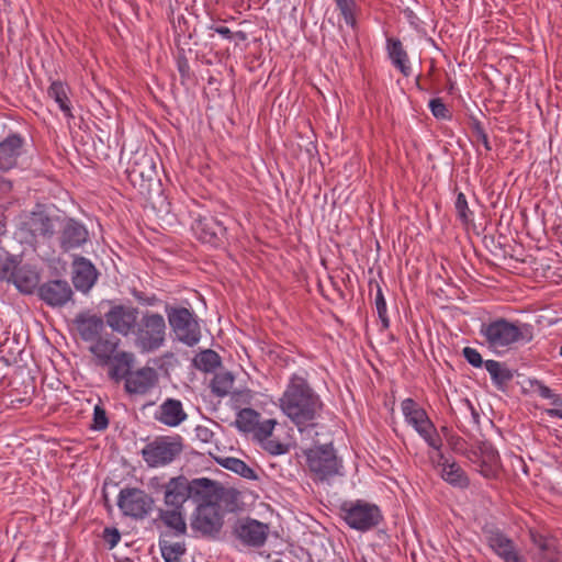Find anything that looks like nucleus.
Instances as JSON below:
<instances>
[{
  "label": "nucleus",
  "instance_id": "obj_7",
  "mask_svg": "<svg viewBox=\"0 0 562 562\" xmlns=\"http://www.w3.org/2000/svg\"><path fill=\"white\" fill-rule=\"evenodd\" d=\"M184 448L180 435L160 436L142 449V457L149 468L165 467L180 457Z\"/></svg>",
  "mask_w": 562,
  "mask_h": 562
},
{
  "label": "nucleus",
  "instance_id": "obj_1",
  "mask_svg": "<svg viewBox=\"0 0 562 562\" xmlns=\"http://www.w3.org/2000/svg\"><path fill=\"white\" fill-rule=\"evenodd\" d=\"M207 487L205 477L189 480L186 475L170 477L168 482L160 485L164 492V503L166 509L160 508L158 518L166 527L172 529L176 535L181 536L187 532L183 505L191 499L196 503L203 497V492Z\"/></svg>",
  "mask_w": 562,
  "mask_h": 562
},
{
  "label": "nucleus",
  "instance_id": "obj_41",
  "mask_svg": "<svg viewBox=\"0 0 562 562\" xmlns=\"http://www.w3.org/2000/svg\"><path fill=\"white\" fill-rule=\"evenodd\" d=\"M18 263L10 256L0 257V280L11 281L14 277Z\"/></svg>",
  "mask_w": 562,
  "mask_h": 562
},
{
  "label": "nucleus",
  "instance_id": "obj_5",
  "mask_svg": "<svg viewBox=\"0 0 562 562\" xmlns=\"http://www.w3.org/2000/svg\"><path fill=\"white\" fill-rule=\"evenodd\" d=\"M167 326L161 314L145 312L133 333L136 348L144 353L158 350L166 341Z\"/></svg>",
  "mask_w": 562,
  "mask_h": 562
},
{
  "label": "nucleus",
  "instance_id": "obj_23",
  "mask_svg": "<svg viewBox=\"0 0 562 562\" xmlns=\"http://www.w3.org/2000/svg\"><path fill=\"white\" fill-rule=\"evenodd\" d=\"M99 272L94 265L82 256H76L72 260V284L76 290L88 293L95 284Z\"/></svg>",
  "mask_w": 562,
  "mask_h": 562
},
{
  "label": "nucleus",
  "instance_id": "obj_14",
  "mask_svg": "<svg viewBox=\"0 0 562 562\" xmlns=\"http://www.w3.org/2000/svg\"><path fill=\"white\" fill-rule=\"evenodd\" d=\"M195 504L196 508L191 522L192 529L203 536L216 538L224 525L223 516L213 504L204 498H199Z\"/></svg>",
  "mask_w": 562,
  "mask_h": 562
},
{
  "label": "nucleus",
  "instance_id": "obj_26",
  "mask_svg": "<svg viewBox=\"0 0 562 562\" xmlns=\"http://www.w3.org/2000/svg\"><path fill=\"white\" fill-rule=\"evenodd\" d=\"M437 467L440 468L441 477L450 485L467 488L470 480L463 469L454 461L446 458L442 452L437 453Z\"/></svg>",
  "mask_w": 562,
  "mask_h": 562
},
{
  "label": "nucleus",
  "instance_id": "obj_29",
  "mask_svg": "<svg viewBox=\"0 0 562 562\" xmlns=\"http://www.w3.org/2000/svg\"><path fill=\"white\" fill-rule=\"evenodd\" d=\"M15 286L25 294H32L40 286V276L30 266L18 267L12 279Z\"/></svg>",
  "mask_w": 562,
  "mask_h": 562
},
{
  "label": "nucleus",
  "instance_id": "obj_62",
  "mask_svg": "<svg viewBox=\"0 0 562 562\" xmlns=\"http://www.w3.org/2000/svg\"><path fill=\"white\" fill-rule=\"evenodd\" d=\"M155 480H156V479H153V480H151V483H150V486H153V487H155V485H154V481H155Z\"/></svg>",
  "mask_w": 562,
  "mask_h": 562
},
{
  "label": "nucleus",
  "instance_id": "obj_15",
  "mask_svg": "<svg viewBox=\"0 0 562 562\" xmlns=\"http://www.w3.org/2000/svg\"><path fill=\"white\" fill-rule=\"evenodd\" d=\"M105 324L123 337L132 335L138 322V308L125 304H112L104 314Z\"/></svg>",
  "mask_w": 562,
  "mask_h": 562
},
{
  "label": "nucleus",
  "instance_id": "obj_46",
  "mask_svg": "<svg viewBox=\"0 0 562 562\" xmlns=\"http://www.w3.org/2000/svg\"><path fill=\"white\" fill-rule=\"evenodd\" d=\"M109 426V419L106 416V412L101 406L97 405L93 411V424L92 428L94 430H104Z\"/></svg>",
  "mask_w": 562,
  "mask_h": 562
},
{
  "label": "nucleus",
  "instance_id": "obj_60",
  "mask_svg": "<svg viewBox=\"0 0 562 562\" xmlns=\"http://www.w3.org/2000/svg\"><path fill=\"white\" fill-rule=\"evenodd\" d=\"M233 36H236L240 41H245L246 40V34L243 31H238L235 34L233 33Z\"/></svg>",
  "mask_w": 562,
  "mask_h": 562
},
{
  "label": "nucleus",
  "instance_id": "obj_24",
  "mask_svg": "<svg viewBox=\"0 0 562 562\" xmlns=\"http://www.w3.org/2000/svg\"><path fill=\"white\" fill-rule=\"evenodd\" d=\"M155 419L168 427H178L188 418L180 400L168 397L157 408Z\"/></svg>",
  "mask_w": 562,
  "mask_h": 562
},
{
  "label": "nucleus",
  "instance_id": "obj_28",
  "mask_svg": "<svg viewBox=\"0 0 562 562\" xmlns=\"http://www.w3.org/2000/svg\"><path fill=\"white\" fill-rule=\"evenodd\" d=\"M386 49L393 66L397 68L403 76L408 77L411 75V66L408 63V55L404 49L402 42L395 37H387Z\"/></svg>",
  "mask_w": 562,
  "mask_h": 562
},
{
  "label": "nucleus",
  "instance_id": "obj_54",
  "mask_svg": "<svg viewBox=\"0 0 562 562\" xmlns=\"http://www.w3.org/2000/svg\"><path fill=\"white\" fill-rule=\"evenodd\" d=\"M177 66L182 79L188 78L190 75V65L188 59L184 56H179L177 59Z\"/></svg>",
  "mask_w": 562,
  "mask_h": 562
},
{
  "label": "nucleus",
  "instance_id": "obj_19",
  "mask_svg": "<svg viewBox=\"0 0 562 562\" xmlns=\"http://www.w3.org/2000/svg\"><path fill=\"white\" fill-rule=\"evenodd\" d=\"M26 154L25 138L11 133L0 142V170L9 171L19 166V160Z\"/></svg>",
  "mask_w": 562,
  "mask_h": 562
},
{
  "label": "nucleus",
  "instance_id": "obj_25",
  "mask_svg": "<svg viewBox=\"0 0 562 562\" xmlns=\"http://www.w3.org/2000/svg\"><path fill=\"white\" fill-rule=\"evenodd\" d=\"M74 324L80 338L83 341L92 342L102 335L105 321L101 316L82 312L75 317Z\"/></svg>",
  "mask_w": 562,
  "mask_h": 562
},
{
  "label": "nucleus",
  "instance_id": "obj_6",
  "mask_svg": "<svg viewBox=\"0 0 562 562\" xmlns=\"http://www.w3.org/2000/svg\"><path fill=\"white\" fill-rule=\"evenodd\" d=\"M526 331L528 325L519 326L503 317L482 324L480 329L486 345L493 350L509 347L520 340H530L531 334L526 335Z\"/></svg>",
  "mask_w": 562,
  "mask_h": 562
},
{
  "label": "nucleus",
  "instance_id": "obj_4",
  "mask_svg": "<svg viewBox=\"0 0 562 562\" xmlns=\"http://www.w3.org/2000/svg\"><path fill=\"white\" fill-rule=\"evenodd\" d=\"M302 454L305 459L304 468L314 482L329 481L340 474L342 463L333 443L302 449Z\"/></svg>",
  "mask_w": 562,
  "mask_h": 562
},
{
  "label": "nucleus",
  "instance_id": "obj_43",
  "mask_svg": "<svg viewBox=\"0 0 562 562\" xmlns=\"http://www.w3.org/2000/svg\"><path fill=\"white\" fill-rule=\"evenodd\" d=\"M429 109L438 120H450L452 114L441 98H434L429 101Z\"/></svg>",
  "mask_w": 562,
  "mask_h": 562
},
{
  "label": "nucleus",
  "instance_id": "obj_45",
  "mask_svg": "<svg viewBox=\"0 0 562 562\" xmlns=\"http://www.w3.org/2000/svg\"><path fill=\"white\" fill-rule=\"evenodd\" d=\"M276 424L277 422L274 419H267L263 422L258 420L256 429L252 432H255L256 437L260 440L268 439L271 436Z\"/></svg>",
  "mask_w": 562,
  "mask_h": 562
},
{
  "label": "nucleus",
  "instance_id": "obj_2",
  "mask_svg": "<svg viewBox=\"0 0 562 562\" xmlns=\"http://www.w3.org/2000/svg\"><path fill=\"white\" fill-rule=\"evenodd\" d=\"M280 408L302 431L315 426L323 402L304 376L292 374L280 398Z\"/></svg>",
  "mask_w": 562,
  "mask_h": 562
},
{
  "label": "nucleus",
  "instance_id": "obj_9",
  "mask_svg": "<svg viewBox=\"0 0 562 562\" xmlns=\"http://www.w3.org/2000/svg\"><path fill=\"white\" fill-rule=\"evenodd\" d=\"M269 525L250 517L237 518L231 527V537L248 549H259L267 542Z\"/></svg>",
  "mask_w": 562,
  "mask_h": 562
},
{
  "label": "nucleus",
  "instance_id": "obj_39",
  "mask_svg": "<svg viewBox=\"0 0 562 562\" xmlns=\"http://www.w3.org/2000/svg\"><path fill=\"white\" fill-rule=\"evenodd\" d=\"M233 384L234 375L231 372H218L214 375L211 382L212 392L217 396L223 397L231 392Z\"/></svg>",
  "mask_w": 562,
  "mask_h": 562
},
{
  "label": "nucleus",
  "instance_id": "obj_64",
  "mask_svg": "<svg viewBox=\"0 0 562 562\" xmlns=\"http://www.w3.org/2000/svg\"><path fill=\"white\" fill-rule=\"evenodd\" d=\"M442 431H443V432H447V431H448L447 427H443V428H442Z\"/></svg>",
  "mask_w": 562,
  "mask_h": 562
},
{
  "label": "nucleus",
  "instance_id": "obj_49",
  "mask_svg": "<svg viewBox=\"0 0 562 562\" xmlns=\"http://www.w3.org/2000/svg\"><path fill=\"white\" fill-rule=\"evenodd\" d=\"M265 449L271 453V454H283L285 452H288L289 448L284 443H281L280 441L278 440H274V439H265Z\"/></svg>",
  "mask_w": 562,
  "mask_h": 562
},
{
  "label": "nucleus",
  "instance_id": "obj_33",
  "mask_svg": "<svg viewBox=\"0 0 562 562\" xmlns=\"http://www.w3.org/2000/svg\"><path fill=\"white\" fill-rule=\"evenodd\" d=\"M337 9L339 10L340 15L342 16L345 23L352 29V31L357 32L358 30V13L360 11V7L358 5L356 0H334Z\"/></svg>",
  "mask_w": 562,
  "mask_h": 562
},
{
  "label": "nucleus",
  "instance_id": "obj_21",
  "mask_svg": "<svg viewBox=\"0 0 562 562\" xmlns=\"http://www.w3.org/2000/svg\"><path fill=\"white\" fill-rule=\"evenodd\" d=\"M121 339L112 334L99 336L89 347V351L95 359L99 367L113 368L121 351H117Z\"/></svg>",
  "mask_w": 562,
  "mask_h": 562
},
{
  "label": "nucleus",
  "instance_id": "obj_59",
  "mask_svg": "<svg viewBox=\"0 0 562 562\" xmlns=\"http://www.w3.org/2000/svg\"><path fill=\"white\" fill-rule=\"evenodd\" d=\"M538 562H560V554H557L551 558L541 557Z\"/></svg>",
  "mask_w": 562,
  "mask_h": 562
},
{
  "label": "nucleus",
  "instance_id": "obj_12",
  "mask_svg": "<svg viewBox=\"0 0 562 562\" xmlns=\"http://www.w3.org/2000/svg\"><path fill=\"white\" fill-rule=\"evenodd\" d=\"M154 505V498L138 487H124L119 493L117 506L125 516L143 519L153 510Z\"/></svg>",
  "mask_w": 562,
  "mask_h": 562
},
{
  "label": "nucleus",
  "instance_id": "obj_36",
  "mask_svg": "<svg viewBox=\"0 0 562 562\" xmlns=\"http://www.w3.org/2000/svg\"><path fill=\"white\" fill-rule=\"evenodd\" d=\"M260 414L252 408H243L237 413L236 427L244 432H252L258 424Z\"/></svg>",
  "mask_w": 562,
  "mask_h": 562
},
{
  "label": "nucleus",
  "instance_id": "obj_20",
  "mask_svg": "<svg viewBox=\"0 0 562 562\" xmlns=\"http://www.w3.org/2000/svg\"><path fill=\"white\" fill-rule=\"evenodd\" d=\"M38 297L50 307L66 305L74 295L70 284L66 280H48L37 288Z\"/></svg>",
  "mask_w": 562,
  "mask_h": 562
},
{
  "label": "nucleus",
  "instance_id": "obj_38",
  "mask_svg": "<svg viewBox=\"0 0 562 562\" xmlns=\"http://www.w3.org/2000/svg\"><path fill=\"white\" fill-rule=\"evenodd\" d=\"M217 462L223 468L239 474L241 477L250 480L257 479L256 472L240 459L228 457L220 459Z\"/></svg>",
  "mask_w": 562,
  "mask_h": 562
},
{
  "label": "nucleus",
  "instance_id": "obj_16",
  "mask_svg": "<svg viewBox=\"0 0 562 562\" xmlns=\"http://www.w3.org/2000/svg\"><path fill=\"white\" fill-rule=\"evenodd\" d=\"M126 172L134 186L150 183L158 176L155 157L145 151L134 153L128 161Z\"/></svg>",
  "mask_w": 562,
  "mask_h": 562
},
{
  "label": "nucleus",
  "instance_id": "obj_55",
  "mask_svg": "<svg viewBox=\"0 0 562 562\" xmlns=\"http://www.w3.org/2000/svg\"><path fill=\"white\" fill-rule=\"evenodd\" d=\"M209 30L216 32L217 34L222 35L227 40H231L233 37V32L226 26H216L212 24L209 26Z\"/></svg>",
  "mask_w": 562,
  "mask_h": 562
},
{
  "label": "nucleus",
  "instance_id": "obj_53",
  "mask_svg": "<svg viewBox=\"0 0 562 562\" xmlns=\"http://www.w3.org/2000/svg\"><path fill=\"white\" fill-rule=\"evenodd\" d=\"M104 539L110 544V548H113L119 543V541L121 539V535L117 531V529H115V528H112V529L105 528L104 529Z\"/></svg>",
  "mask_w": 562,
  "mask_h": 562
},
{
  "label": "nucleus",
  "instance_id": "obj_40",
  "mask_svg": "<svg viewBox=\"0 0 562 562\" xmlns=\"http://www.w3.org/2000/svg\"><path fill=\"white\" fill-rule=\"evenodd\" d=\"M454 207H456V212H457V216H458L459 221L463 225H469L472 222L473 212L470 210V207L468 205V201H467L464 193H462V192L458 193L456 202H454Z\"/></svg>",
  "mask_w": 562,
  "mask_h": 562
},
{
  "label": "nucleus",
  "instance_id": "obj_52",
  "mask_svg": "<svg viewBox=\"0 0 562 562\" xmlns=\"http://www.w3.org/2000/svg\"><path fill=\"white\" fill-rule=\"evenodd\" d=\"M473 132L475 133L477 139L483 144L484 148L486 150H491L492 147L490 145L487 134L485 133L483 126L481 125V123L479 121H475L473 123Z\"/></svg>",
  "mask_w": 562,
  "mask_h": 562
},
{
  "label": "nucleus",
  "instance_id": "obj_27",
  "mask_svg": "<svg viewBox=\"0 0 562 562\" xmlns=\"http://www.w3.org/2000/svg\"><path fill=\"white\" fill-rule=\"evenodd\" d=\"M401 407L406 422L412 425L416 431L423 427L429 428L431 426V420L429 419L426 411L413 398H405L402 402Z\"/></svg>",
  "mask_w": 562,
  "mask_h": 562
},
{
  "label": "nucleus",
  "instance_id": "obj_48",
  "mask_svg": "<svg viewBox=\"0 0 562 562\" xmlns=\"http://www.w3.org/2000/svg\"><path fill=\"white\" fill-rule=\"evenodd\" d=\"M131 293L135 297V300L142 305L154 306L159 303V299L155 294L148 295L145 292L138 291L136 289H133Z\"/></svg>",
  "mask_w": 562,
  "mask_h": 562
},
{
  "label": "nucleus",
  "instance_id": "obj_34",
  "mask_svg": "<svg viewBox=\"0 0 562 562\" xmlns=\"http://www.w3.org/2000/svg\"><path fill=\"white\" fill-rule=\"evenodd\" d=\"M221 363V357L212 349L201 351L193 359L194 367L204 372H213Z\"/></svg>",
  "mask_w": 562,
  "mask_h": 562
},
{
  "label": "nucleus",
  "instance_id": "obj_63",
  "mask_svg": "<svg viewBox=\"0 0 562 562\" xmlns=\"http://www.w3.org/2000/svg\"><path fill=\"white\" fill-rule=\"evenodd\" d=\"M560 356L562 357V346L560 347V351H559Z\"/></svg>",
  "mask_w": 562,
  "mask_h": 562
},
{
  "label": "nucleus",
  "instance_id": "obj_56",
  "mask_svg": "<svg viewBox=\"0 0 562 562\" xmlns=\"http://www.w3.org/2000/svg\"><path fill=\"white\" fill-rule=\"evenodd\" d=\"M464 404L465 406L468 407V409L470 411L472 417H473V420L475 424H479L480 423V414L477 413V411L474 408V406L472 405V403L469 401V400H464Z\"/></svg>",
  "mask_w": 562,
  "mask_h": 562
},
{
  "label": "nucleus",
  "instance_id": "obj_18",
  "mask_svg": "<svg viewBox=\"0 0 562 562\" xmlns=\"http://www.w3.org/2000/svg\"><path fill=\"white\" fill-rule=\"evenodd\" d=\"M192 229L199 240L214 247L222 245L226 239L225 225L212 215L199 216Z\"/></svg>",
  "mask_w": 562,
  "mask_h": 562
},
{
  "label": "nucleus",
  "instance_id": "obj_47",
  "mask_svg": "<svg viewBox=\"0 0 562 562\" xmlns=\"http://www.w3.org/2000/svg\"><path fill=\"white\" fill-rule=\"evenodd\" d=\"M462 355L465 358V360L474 368H481L482 366L485 367V361L483 360L481 353L476 349L472 347H464L462 350Z\"/></svg>",
  "mask_w": 562,
  "mask_h": 562
},
{
  "label": "nucleus",
  "instance_id": "obj_50",
  "mask_svg": "<svg viewBox=\"0 0 562 562\" xmlns=\"http://www.w3.org/2000/svg\"><path fill=\"white\" fill-rule=\"evenodd\" d=\"M195 438L202 443H212L214 441V432L203 425H198L194 429Z\"/></svg>",
  "mask_w": 562,
  "mask_h": 562
},
{
  "label": "nucleus",
  "instance_id": "obj_10",
  "mask_svg": "<svg viewBox=\"0 0 562 562\" xmlns=\"http://www.w3.org/2000/svg\"><path fill=\"white\" fill-rule=\"evenodd\" d=\"M166 312L169 324L180 341L188 346L199 342L200 327L192 312L186 307H167Z\"/></svg>",
  "mask_w": 562,
  "mask_h": 562
},
{
  "label": "nucleus",
  "instance_id": "obj_8",
  "mask_svg": "<svg viewBox=\"0 0 562 562\" xmlns=\"http://www.w3.org/2000/svg\"><path fill=\"white\" fill-rule=\"evenodd\" d=\"M340 516L350 528L358 531H368L375 528L383 518L376 505L360 499L345 502L340 506Z\"/></svg>",
  "mask_w": 562,
  "mask_h": 562
},
{
  "label": "nucleus",
  "instance_id": "obj_51",
  "mask_svg": "<svg viewBox=\"0 0 562 562\" xmlns=\"http://www.w3.org/2000/svg\"><path fill=\"white\" fill-rule=\"evenodd\" d=\"M446 439L450 448L456 452H463L465 450L467 441L457 435H446Z\"/></svg>",
  "mask_w": 562,
  "mask_h": 562
},
{
  "label": "nucleus",
  "instance_id": "obj_37",
  "mask_svg": "<svg viewBox=\"0 0 562 562\" xmlns=\"http://www.w3.org/2000/svg\"><path fill=\"white\" fill-rule=\"evenodd\" d=\"M159 547L161 555L166 562H181V557L187 551L184 542L160 540Z\"/></svg>",
  "mask_w": 562,
  "mask_h": 562
},
{
  "label": "nucleus",
  "instance_id": "obj_30",
  "mask_svg": "<svg viewBox=\"0 0 562 562\" xmlns=\"http://www.w3.org/2000/svg\"><path fill=\"white\" fill-rule=\"evenodd\" d=\"M480 472L485 477L495 476L499 463V454L497 450L491 445L484 442L480 447Z\"/></svg>",
  "mask_w": 562,
  "mask_h": 562
},
{
  "label": "nucleus",
  "instance_id": "obj_32",
  "mask_svg": "<svg viewBox=\"0 0 562 562\" xmlns=\"http://www.w3.org/2000/svg\"><path fill=\"white\" fill-rule=\"evenodd\" d=\"M529 536L530 541L538 549L537 562L541 557L551 558L560 554L558 541L553 537L546 536L533 529H530Z\"/></svg>",
  "mask_w": 562,
  "mask_h": 562
},
{
  "label": "nucleus",
  "instance_id": "obj_35",
  "mask_svg": "<svg viewBox=\"0 0 562 562\" xmlns=\"http://www.w3.org/2000/svg\"><path fill=\"white\" fill-rule=\"evenodd\" d=\"M485 369L487 370L493 382L497 386L505 385L513 379L512 371L507 367H505L503 363H501L496 360H486Z\"/></svg>",
  "mask_w": 562,
  "mask_h": 562
},
{
  "label": "nucleus",
  "instance_id": "obj_11",
  "mask_svg": "<svg viewBox=\"0 0 562 562\" xmlns=\"http://www.w3.org/2000/svg\"><path fill=\"white\" fill-rule=\"evenodd\" d=\"M207 487L203 492L205 501L210 502L218 512L237 513L244 509L241 493L233 487H225L218 482L205 477Z\"/></svg>",
  "mask_w": 562,
  "mask_h": 562
},
{
  "label": "nucleus",
  "instance_id": "obj_61",
  "mask_svg": "<svg viewBox=\"0 0 562 562\" xmlns=\"http://www.w3.org/2000/svg\"><path fill=\"white\" fill-rule=\"evenodd\" d=\"M3 186L8 189L11 188V182L10 181H3Z\"/></svg>",
  "mask_w": 562,
  "mask_h": 562
},
{
  "label": "nucleus",
  "instance_id": "obj_44",
  "mask_svg": "<svg viewBox=\"0 0 562 562\" xmlns=\"http://www.w3.org/2000/svg\"><path fill=\"white\" fill-rule=\"evenodd\" d=\"M375 307L378 311L379 318L381 319L382 327L387 329L390 326V319L386 314V302L383 296L381 288L378 285V291L375 295Z\"/></svg>",
  "mask_w": 562,
  "mask_h": 562
},
{
  "label": "nucleus",
  "instance_id": "obj_3",
  "mask_svg": "<svg viewBox=\"0 0 562 562\" xmlns=\"http://www.w3.org/2000/svg\"><path fill=\"white\" fill-rule=\"evenodd\" d=\"M134 363L135 355L122 350L115 366L108 369V376L115 384L124 382V391L127 395H145L158 384L159 374L148 366L133 370Z\"/></svg>",
  "mask_w": 562,
  "mask_h": 562
},
{
  "label": "nucleus",
  "instance_id": "obj_31",
  "mask_svg": "<svg viewBox=\"0 0 562 562\" xmlns=\"http://www.w3.org/2000/svg\"><path fill=\"white\" fill-rule=\"evenodd\" d=\"M69 91L70 89L67 83L60 80H54L47 89V94L58 104L65 116L74 117L71 112V103L68 97Z\"/></svg>",
  "mask_w": 562,
  "mask_h": 562
},
{
  "label": "nucleus",
  "instance_id": "obj_57",
  "mask_svg": "<svg viewBox=\"0 0 562 562\" xmlns=\"http://www.w3.org/2000/svg\"><path fill=\"white\" fill-rule=\"evenodd\" d=\"M539 395L543 398H552L555 395L553 394L552 390L546 385L539 386Z\"/></svg>",
  "mask_w": 562,
  "mask_h": 562
},
{
  "label": "nucleus",
  "instance_id": "obj_22",
  "mask_svg": "<svg viewBox=\"0 0 562 562\" xmlns=\"http://www.w3.org/2000/svg\"><path fill=\"white\" fill-rule=\"evenodd\" d=\"M60 217L59 215L49 216L44 211H34L26 217L23 225L33 237L50 239L57 232Z\"/></svg>",
  "mask_w": 562,
  "mask_h": 562
},
{
  "label": "nucleus",
  "instance_id": "obj_58",
  "mask_svg": "<svg viewBox=\"0 0 562 562\" xmlns=\"http://www.w3.org/2000/svg\"><path fill=\"white\" fill-rule=\"evenodd\" d=\"M548 414L551 417L562 418V408H551V409H548Z\"/></svg>",
  "mask_w": 562,
  "mask_h": 562
},
{
  "label": "nucleus",
  "instance_id": "obj_17",
  "mask_svg": "<svg viewBox=\"0 0 562 562\" xmlns=\"http://www.w3.org/2000/svg\"><path fill=\"white\" fill-rule=\"evenodd\" d=\"M57 232L59 233V246L64 251L81 247L89 238L85 225L67 216L60 217Z\"/></svg>",
  "mask_w": 562,
  "mask_h": 562
},
{
  "label": "nucleus",
  "instance_id": "obj_13",
  "mask_svg": "<svg viewBox=\"0 0 562 562\" xmlns=\"http://www.w3.org/2000/svg\"><path fill=\"white\" fill-rule=\"evenodd\" d=\"M482 533L487 547L503 562H527L513 539L494 525H485Z\"/></svg>",
  "mask_w": 562,
  "mask_h": 562
},
{
  "label": "nucleus",
  "instance_id": "obj_42",
  "mask_svg": "<svg viewBox=\"0 0 562 562\" xmlns=\"http://www.w3.org/2000/svg\"><path fill=\"white\" fill-rule=\"evenodd\" d=\"M420 437H423L425 439V441L434 449H436L439 452L440 451V448L442 446V442H441V438L439 437V435L437 434V430L434 426V424L431 423V426L428 428V427H423L422 429H418L417 431Z\"/></svg>",
  "mask_w": 562,
  "mask_h": 562
}]
</instances>
